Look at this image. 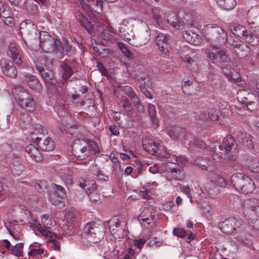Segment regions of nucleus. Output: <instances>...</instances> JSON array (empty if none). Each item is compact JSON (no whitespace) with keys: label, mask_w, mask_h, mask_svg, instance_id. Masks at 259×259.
<instances>
[{"label":"nucleus","mask_w":259,"mask_h":259,"mask_svg":"<svg viewBox=\"0 0 259 259\" xmlns=\"http://www.w3.org/2000/svg\"><path fill=\"white\" fill-rule=\"evenodd\" d=\"M233 134L240 143L246 146L249 148L253 147L252 138L249 134L243 132L239 129H235Z\"/></svg>","instance_id":"nucleus-12"},{"label":"nucleus","mask_w":259,"mask_h":259,"mask_svg":"<svg viewBox=\"0 0 259 259\" xmlns=\"http://www.w3.org/2000/svg\"><path fill=\"white\" fill-rule=\"evenodd\" d=\"M244 28L240 25H235L234 26L232 30V32L235 35H237L238 37H240L241 35L243 36L245 31Z\"/></svg>","instance_id":"nucleus-52"},{"label":"nucleus","mask_w":259,"mask_h":259,"mask_svg":"<svg viewBox=\"0 0 259 259\" xmlns=\"http://www.w3.org/2000/svg\"><path fill=\"white\" fill-rule=\"evenodd\" d=\"M41 75L45 81L52 80L53 77V75L51 73L46 72L45 70L42 71Z\"/></svg>","instance_id":"nucleus-62"},{"label":"nucleus","mask_w":259,"mask_h":259,"mask_svg":"<svg viewBox=\"0 0 259 259\" xmlns=\"http://www.w3.org/2000/svg\"><path fill=\"white\" fill-rule=\"evenodd\" d=\"M185 130L179 126H174L167 130V133L170 137L176 140L183 135Z\"/></svg>","instance_id":"nucleus-24"},{"label":"nucleus","mask_w":259,"mask_h":259,"mask_svg":"<svg viewBox=\"0 0 259 259\" xmlns=\"http://www.w3.org/2000/svg\"><path fill=\"white\" fill-rule=\"evenodd\" d=\"M15 100L18 102L22 108L33 109L35 105L31 95H29L25 90L20 87H15L12 89Z\"/></svg>","instance_id":"nucleus-6"},{"label":"nucleus","mask_w":259,"mask_h":259,"mask_svg":"<svg viewBox=\"0 0 259 259\" xmlns=\"http://www.w3.org/2000/svg\"><path fill=\"white\" fill-rule=\"evenodd\" d=\"M201 38L200 36L193 32L191 33V37L187 38V41L194 45H198L200 44Z\"/></svg>","instance_id":"nucleus-47"},{"label":"nucleus","mask_w":259,"mask_h":259,"mask_svg":"<svg viewBox=\"0 0 259 259\" xmlns=\"http://www.w3.org/2000/svg\"><path fill=\"white\" fill-rule=\"evenodd\" d=\"M53 189L57 197L61 199H64L66 196V191L64 188L57 184H54Z\"/></svg>","instance_id":"nucleus-41"},{"label":"nucleus","mask_w":259,"mask_h":259,"mask_svg":"<svg viewBox=\"0 0 259 259\" xmlns=\"http://www.w3.org/2000/svg\"><path fill=\"white\" fill-rule=\"evenodd\" d=\"M12 173L14 176H19L24 170V166L20 157H14L10 164Z\"/></svg>","instance_id":"nucleus-19"},{"label":"nucleus","mask_w":259,"mask_h":259,"mask_svg":"<svg viewBox=\"0 0 259 259\" xmlns=\"http://www.w3.org/2000/svg\"><path fill=\"white\" fill-rule=\"evenodd\" d=\"M222 72L229 81L238 82L239 78L237 73L233 71V70L230 67L225 66L223 67Z\"/></svg>","instance_id":"nucleus-29"},{"label":"nucleus","mask_w":259,"mask_h":259,"mask_svg":"<svg viewBox=\"0 0 259 259\" xmlns=\"http://www.w3.org/2000/svg\"><path fill=\"white\" fill-rule=\"evenodd\" d=\"M205 189L211 196L217 195L219 192V188L211 181L205 184Z\"/></svg>","instance_id":"nucleus-36"},{"label":"nucleus","mask_w":259,"mask_h":259,"mask_svg":"<svg viewBox=\"0 0 259 259\" xmlns=\"http://www.w3.org/2000/svg\"><path fill=\"white\" fill-rule=\"evenodd\" d=\"M210 181L219 188L223 187L226 185L224 179L222 177L217 175H214Z\"/></svg>","instance_id":"nucleus-44"},{"label":"nucleus","mask_w":259,"mask_h":259,"mask_svg":"<svg viewBox=\"0 0 259 259\" xmlns=\"http://www.w3.org/2000/svg\"><path fill=\"white\" fill-rule=\"evenodd\" d=\"M118 47L122 53L126 56L127 58H133V54L131 52V51L126 47L124 44L122 42L118 43Z\"/></svg>","instance_id":"nucleus-49"},{"label":"nucleus","mask_w":259,"mask_h":259,"mask_svg":"<svg viewBox=\"0 0 259 259\" xmlns=\"http://www.w3.org/2000/svg\"><path fill=\"white\" fill-rule=\"evenodd\" d=\"M135 20L133 19H124L122 21L119 28V34L120 36L129 44L134 37L133 31Z\"/></svg>","instance_id":"nucleus-10"},{"label":"nucleus","mask_w":259,"mask_h":259,"mask_svg":"<svg viewBox=\"0 0 259 259\" xmlns=\"http://www.w3.org/2000/svg\"><path fill=\"white\" fill-rule=\"evenodd\" d=\"M25 80L27 81L28 85L33 90L39 91L41 88V84L39 80L34 76H25Z\"/></svg>","instance_id":"nucleus-31"},{"label":"nucleus","mask_w":259,"mask_h":259,"mask_svg":"<svg viewBox=\"0 0 259 259\" xmlns=\"http://www.w3.org/2000/svg\"><path fill=\"white\" fill-rule=\"evenodd\" d=\"M61 72L62 73V78L64 81H68L70 77L73 74V71L72 68L67 64H64L62 66Z\"/></svg>","instance_id":"nucleus-34"},{"label":"nucleus","mask_w":259,"mask_h":259,"mask_svg":"<svg viewBox=\"0 0 259 259\" xmlns=\"http://www.w3.org/2000/svg\"><path fill=\"white\" fill-rule=\"evenodd\" d=\"M146 213V212H143L141 214L140 217L141 218V220H143V222H146L148 225L150 224L151 222H153V223H155L156 222L157 218L155 212H154V214H152L151 212H150V218L145 217V214Z\"/></svg>","instance_id":"nucleus-46"},{"label":"nucleus","mask_w":259,"mask_h":259,"mask_svg":"<svg viewBox=\"0 0 259 259\" xmlns=\"http://www.w3.org/2000/svg\"><path fill=\"white\" fill-rule=\"evenodd\" d=\"M52 243V247L55 250L59 251L60 248V242L55 239H51L49 240Z\"/></svg>","instance_id":"nucleus-64"},{"label":"nucleus","mask_w":259,"mask_h":259,"mask_svg":"<svg viewBox=\"0 0 259 259\" xmlns=\"http://www.w3.org/2000/svg\"><path fill=\"white\" fill-rule=\"evenodd\" d=\"M66 220L68 226H72L76 220L74 214L72 213H68L66 216Z\"/></svg>","instance_id":"nucleus-61"},{"label":"nucleus","mask_w":259,"mask_h":259,"mask_svg":"<svg viewBox=\"0 0 259 259\" xmlns=\"http://www.w3.org/2000/svg\"><path fill=\"white\" fill-rule=\"evenodd\" d=\"M203 30L205 39L210 44L205 51L209 63L218 66H220L221 61L229 63L231 58L227 54L226 50L219 46L225 41L227 37L224 29L216 24H208L205 26Z\"/></svg>","instance_id":"nucleus-1"},{"label":"nucleus","mask_w":259,"mask_h":259,"mask_svg":"<svg viewBox=\"0 0 259 259\" xmlns=\"http://www.w3.org/2000/svg\"><path fill=\"white\" fill-rule=\"evenodd\" d=\"M211 148V156L215 161H219L221 158L234 160L238 157V146L230 136L225 138L221 145L214 144Z\"/></svg>","instance_id":"nucleus-2"},{"label":"nucleus","mask_w":259,"mask_h":259,"mask_svg":"<svg viewBox=\"0 0 259 259\" xmlns=\"http://www.w3.org/2000/svg\"><path fill=\"white\" fill-rule=\"evenodd\" d=\"M71 148L74 156L80 160L84 159L92 152L94 154L99 151V147L95 142H88L84 140H75Z\"/></svg>","instance_id":"nucleus-4"},{"label":"nucleus","mask_w":259,"mask_h":259,"mask_svg":"<svg viewBox=\"0 0 259 259\" xmlns=\"http://www.w3.org/2000/svg\"><path fill=\"white\" fill-rule=\"evenodd\" d=\"M196 164L202 169L208 171H213L216 168L213 164L210 163L206 159H198L196 161Z\"/></svg>","instance_id":"nucleus-30"},{"label":"nucleus","mask_w":259,"mask_h":259,"mask_svg":"<svg viewBox=\"0 0 259 259\" xmlns=\"http://www.w3.org/2000/svg\"><path fill=\"white\" fill-rule=\"evenodd\" d=\"M246 95H250L246 91H240L237 94V99L243 105H248V98Z\"/></svg>","instance_id":"nucleus-45"},{"label":"nucleus","mask_w":259,"mask_h":259,"mask_svg":"<svg viewBox=\"0 0 259 259\" xmlns=\"http://www.w3.org/2000/svg\"><path fill=\"white\" fill-rule=\"evenodd\" d=\"M182 60L188 63V67L193 71H196L194 68H192L193 66H196V63L194 59L188 56L182 57Z\"/></svg>","instance_id":"nucleus-51"},{"label":"nucleus","mask_w":259,"mask_h":259,"mask_svg":"<svg viewBox=\"0 0 259 259\" xmlns=\"http://www.w3.org/2000/svg\"><path fill=\"white\" fill-rule=\"evenodd\" d=\"M97 185L95 182L92 184L91 188H88L86 190L90 199L94 203L98 202L100 199V196L97 192Z\"/></svg>","instance_id":"nucleus-25"},{"label":"nucleus","mask_w":259,"mask_h":259,"mask_svg":"<svg viewBox=\"0 0 259 259\" xmlns=\"http://www.w3.org/2000/svg\"><path fill=\"white\" fill-rule=\"evenodd\" d=\"M237 56L240 58H244L248 56L249 53V49L247 46H244L243 44L240 47L239 49H235Z\"/></svg>","instance_id":"nucleus-43"},{"label":"nucleus","mask_w":259,"mask_h":259,"mask_svg":"<svg viewBox=\"0 0 259 259\" xmlns=\"http://www.w3.org/2000/svg\"><path fill=\"white\" fill-rule=\"evenodd\" d=\"M43 141H41L37 145L38 148L44 151H52L55 148V144L54 141L49 138H44Z\"/></svg>","instance_id":"nucleus-23"},{"label":"nucleus","mask_w":259,"mask_h":259,"mask_svg":"<svg viewBox=\"0 0 259 259\" xmlns=\"http://www.w3.org/2000/svg\"><path fill=\"white\" fill-rule=\"evenodd\" d=\"M2 71L4 74L10 77H15L17 71L12 62L8 59H3L1 61Z\"/></svg>","instance_id":"nucleus-17"},{"label":"nucleus","mask_w":259,"mask_h":259,"mask_svg":"<svg viewBox=\"0 0 259 259\" xmlns=\"http://www.w3.org/2000/svg\"><path fill=\"white\" fill-rule=\"evenodd\" d=\"M34 187L39 192H44V189H46V186L44 182L36 183Z\"/></svg>","instance_id":"nucleus-63"},{"label":"nucleus","mask_w":259,"mask_h":259,"mask_svg":"<svg viewBox=\"0 0 259 259\" xmlns=\"http://www.w3.org/2000/svg\"><path fill=\"white\" fill-rule=\"evenodd\" d=\"M148 111L149 116L153 124H158V120L156 117V110L154 105L149 104L148 105Z\"/></svg>","instance_id":"nucleus-37"},{"label":"nucleus","mask_w":259,"mask_h":259,"mask_svg":"<svg viewBox=\"0 0 259 259\" xmlns=\"http://www.w3.org/2000/svg\"><path fill=\"white\" fill-rule=\"evenodd\" d=\"M158 144L152 140H147L145 139L143 141V146L144 149L152 155L154 154L156 150L155 148L157 147Z\"/></svg>","instance_id":"nucleus-32"},{"label":"nucleus","mask_w":259,"mask_h":259,"mask_svg":"<svg viewBox=\"0 0 259 259\" xmlns=\"http://www.w3.org/2000/svg\"><path fill=\"white\" fill-rule=\"evenodd\" d=\"M208 116L212 121L218 120L219 118L217 109L214 108H209L208 109Z\"/></svg>","instance_id":"nucleus-54"},{"label":"nucleus","mask_w":259,"mask_h":259,"mask_svg":"<svg viewBox=\"0 0 259 259\" xmlns=\"http://www.w3.org/2000/svg\"><path fill=\"white\" fill-rule=\"evenodd\" d=\"M121 103L122 106L124 109L127 114H131L133 111V107L130 100L124 96H122L121 98Z\"/></svg>","instance_id":"nucleus-39"},{"label":"nucleus","mask_w":259,"mask_h":259,"mask_svg":"<svg viewBox=\"0 0 259 259\" xmlns=\"http://www.w3.org/2000/svg\"><path fill=\"white\" fill-rule=\"evenodd\" d=\"M63 200L58 197L52 200V203L57 208H61L65 205V202Z\"/></svg>","instance_id":"nucleus-57"},{"label":"nucleus","mask_w":259,"mask_h":259,"mask_svg":"<svg viewBox=\"0 0 259 259\" xmlns=\"http://www.w3.org/2000/svg\"><path fill=\"white\" fill-rule=\"evenodd\" d=\"M244 178V183L239 191L243 194L251 193L254 190L253 181L247 176Z\"/></svg>","instance_id":"nucleus-27"},{"label":"nucleus","mask_w":259,"mask_h":259,"mask_svg":"<svg viewBox=\"0 0 259 259\" xmlns=\"http://www.w3.org/2000/svg\"><path fill=\"white\" fill-rule=\"evenodd\" d=\"M41 223L44 227L51 228V226H54L55 222L52 217L49 215H44L41 217Z\"/></svg>","instance_id":"nucleus-42"},{"label":"nucleus","mask_w":259,"mask_h":259,"mask_svg":"<svg viewBox=\"0 0 259 259\" xmlns=\"http://www.w3.org/2000/svg\"><path fill=\"white\" fill-rule=\"evenodd\" d=\"M249 168L253 172H257L259 171V162L256 160H253L251 164L249 165Z\"/></svg>","instance_id":"nucleus-60"},{"label":"nucleus","mask_w":259,"mask_h":259,"mask_svg":"<svg viewBox=\"0 0 259 259\" xmlns=\"http://www.w3.org/2000/svg\"><path fill=\"white\" fill-rule=\"evenodd\" d=\"M241 225L242 221L240 220L229 217L224 221L220 222L218 226L224 233L230 235L240 231Z\"/></svg>","instance_id":"nucleus-8"},{"label":"nucleus","mask_w":259,"mask_h":259,"mask_svg":"<svg viewBox=\"0 0 259 259\" xmlns=\"http://www.w3.org/2000/svg\"><path fill=\"white\" fill-rule=\"evenodd\" d=\"M246 176L242 173L234 174L231 178V182L233 187L238 191L241 190V187L244 183Z\"/></svg>","instance_id":"nucleus-21"},{"label":"nucleus","mask_w":259,"mask_h":259,"mask_svg":"<svg viewBox=\"0 0 259 259\" xmlns=\"http://www.w3.org/2000/svg\"><path fill=\"white\" fill-rule=\"evenodd\" d=\"M23 248V243H17L12 248L11 253L17 257L22 256Z\"/></svg>","instance_id":"nucleus-40"},{"label":"nucleus","mask_w":259,"mask_h":259,"mask_svg":"<svg viewBox=\"0 0 259 259\" xmlns=\"http://www.w3.org/2000/svg\"><path fill=\"white\" fill-rule=\"evenodd\" d=\"M243 35L245 40L251 46L257 45L259 42V39L256 34L253 33L250 30H247L244 32Z\"/></svg>","instance_id":"nucleus-28"},{"label":"nucleus","mask_w":259,"mask_h":259,"mask_svg":"<svg viewBox=\"0 0 259 259\" xmlns=\"http://www.w3.org/2000/svg\"><path fill=\"white\" fill-rule=\"evenodd\" d=\"M9 52L8 55H11L14 62L16 64H20L22 61L19 54L20 50L15 44H12L9 46Z\"/></svg>","instance_id":"nucleus-22"},{"label":"nucleus","mask_w":259,"mask_h":259,"mask_svg":"<svg viewBox=\"0 0 259 259\" xmlns=\"http://www.w3.org/2000/svg\"><path fill=\"white\" fill-rule=\"evenodd\" d=\"M169 169H170L172 177L174 179L177 180H181L183 179V171L179 166H177L172 168L169 167Z\"/></svg>","instance_id":"nucleus-38"},{"label":"nucleus","mask_w":259,"mask_h":259,"mask_svg":"<svg viewBox=\"0 0 259 259\" xmlns=\"http://www.w3.org/2000/svg\"><path fill=\"white\" fill-rule=\"evenodd\" d=\"M228 41L229 44H230L235 48V49H239L240 47H241V46H242L243 44V42L240 40H235L231 38L228 39Z\"/></svg>","instance_id":"nucleus-59"},{"label":"nucleus","mask_w":259,"mask_h":259,"mask_svg":"<svg viewBox=\"0 0 259 259\" xmlns=\"http://www.w3.org/2000/svg\"><path fill=\"white\" fill-rule=\"evenodd\" d=\"M102 33H107L109 34V32L114 33V29L111 27L110 24H109L108 22H104L103 25L102 26Z\"/></svg>","instance_id":"nucleus-58"},{"label":"nucleus","mask_w":259,"mask_h":259,"mask_svg":"<svg viewBox=\"0 0 259 259\" xmlns=\"http://www.w3.org/2000/svg\"><path fill=\"white\" fill-rule=\"evenodd\" d=\"M193 145L198 150H203L206 148V144L200 139H195L193 142Z\"/></svg>","instance_id":"nucleus-56"},{"label":"nucleus","mask_w":259,"mask_h":259,"mask_svg":"<svg viewBox=\"0 0 259 259\" xmlns=\"http://www.w3.org/2000/svg\"><path fill=\"white\" fill-rule=\"evenodd\" d=\"M152 16L155 21L158 25L162 24V18L161 17L160 11L156 8L153 9L152 10Z\"/></svg>","instance_id":"nucleus-53"},{"label":"nucleus","mask_w":259,"mask_h":259,"mask_svg":"<svg viewBox=\"0 0 259 259\" xmlns=\"http://www.w3.org/2000/svg\"><path fill=\"white\" fill-rule=\"evenodd\" d=\"M217 3L220 7L226 10H231L236 6V0H218Z\"/></svg>","instance_id":"nucleus-33"},{"label":"nucleus","mask_w":259,"mask_h":259,"mask_svg":"<svg viewBox=\"0 0 259 259\" xmlns=\"http://www.w3.org/2000/svg\"><path fill=\"white\" fill-rule=\"evenodd\" d=\"M49 229L50 228L39 226L38 228V231L45 237L52 238L54 234L49 230Z\"/></svg>","instance_id":"nucleus-50"},{"label":"nucleus","mask_w":259,"mask_h":259,"mask_svg":"<svg viewBox=\"0 0 259 259\" xmlns=\"http://www.w3.org/2000/svg\"><path fill=\"white\" fill-rule=\"evenodd\" d=\"M80 3L89 17H91L93 15V10L94 8H93L92 6H97L101 11L103 6L102 0H80Z\"/></svg>","instance_id":"nucleus-13"},{"label":"nucleus","mask_w":259,"mask_h":259,"mask_svg":"<svg viewBox=\"0 0 259 259\" xmlns=\"http://www.w3.org/2000/svg\"><path fill=\"white\" fill-rule=\"evenodd\" d=\"M155 149L156 150L153 155L161 158H168L169 157V154L166 151L165 147L160 144L158 143Z\"/></svg>","instance_id":"nucleus-35"},{"label":"nucleus","mask_w":259,"mask_h":259,"mask_svg":"<svg viewBox=\"0 0 259 259\" xmlns=\"http://www.w3.org/2000/svg\"><path fill=\"white\" fill-rule=\"evenodd\" d=\"M174 235L178 237H184L187 236V233L186 230L181 228H176L173 230Z\"/></svg>","instance_id":"nucleus-55"},{"label":"nucleus","mask_w":259,"mask_h":259,"mask_svg":"<svg viewBox=\"0 0 259 259\" xmlns=\"http://www.w3.org/2000/svg\"><path fill=\"white\" fill-rule=\"evenodd\" d=\"M42 33L43 37H41L42 34L39 32V36L37 39L39 41L40 48L46 53L55 52L58 58L62 59L64 52L62 42L57 39H54L46 32Z\"/></svg>","instance_id":"nucleus-3"},{"label":"nucleus","mask_w":259,"mask_h":259,"mask_svg":"<svg viewBox=\"0 0 259 259\" xmlns=\"http://www.w3.org/2000/svg\"><path fill=\"white\" fill-rule=\"evenodd\" d=\"M165 18L168 23L177 29L183 30L189 27V24L178 20L176 14L174 12L168 11L166 13Z\"/></svg>","instance_id":"nucleus-11"},{"label":"nucleus","mask_w":259,"mask_h":259,"mask_svg":"<svg viewBox=\"0 0 259 259\" xmlns=\"http://www.w3.org/2000/svg\"><path fill=\"white\" fill-rule=\"evenodd\" d=\"M174 160H171V163L185 165L188 162V160L184 156L180 155L179 156H173Z\"/></svg>","instance_id":"nucleus-48"},{"label":"nucleus","mask_w":259,"mask_h":259,"mask_svg":"<svg viewBox=\"0 0 259 259\" xmlns=\"http://www.w3.org/2000/svg\"><path fill=\"white\" fill-rule=\"evenodd\" d=\"M46 129L41 125H36L28 137L29 140L38 145L39 143L45 138Z\"/></svg>","instance_id":"nucleus-15"},{"label":"nucleus","mask_w":259,"mask_h":259,"mask_svg":"<svg viewBox=\"0 0 259 259\" xmlns=\"http://www.w3.org/2000/svg\"><path fill=\"white\" fill-rule=\"evenodd\" d=\"M151 32L148 25L144 24L137 32V34H134V37L132 38L130 44L136 47H140L146 44L150 39Z\"/></svg>","instance_id":"nucleus-9"},{"label":"nucleus","mask_w":259,"mask_h":259,"mask_svg":"<svg viewBox=\"0 0 259 259\" xmlns=\"http://www.w3.org/2000/svg\"><path fill=\"white\" fill-rule=\"evenodd\" d=\"M242 207L243 213L247 217L249 223H252L256 218L259 217V201L257 199H246L244 201Z\"/></svg>","instance_id":"nucleus-7"},{"label":"nucleus","mask_w":259,"mask_h":259,"mask_svg":"<svg viewBox=\"0 0 259 259\" xmlns=\"http://www.w3.org/2000/svg\"><path fill=\"white\" fill-rule=\"evenodd\" d=\"M83 233L89 241L97 243L103 238L105 227L101 224L92 222L85 225L83 229Z\"/></svg>","instance_id":"nucleus-5"},{"label":"nucleus","mask_w":259,"mask_h":259,"mask_svg":"<svg viewBox=\"0 0 259 259\" xmlns=\"http://www.w3.org/2000/svg\"><path fill=\"white\" fill-rule=\"evenodd\" d=\"M114 222L118 223V222L115 221L114 220H110L109 221V228L111 233L115 240L123 239L125 235L124 230L126 225V222H120L119 227L118 229H114V224H116Z\"/></svg>","instance_id":"nucleus-14"},{"label":"nucleus","mask_w":259,"mask_h":259,"mask_svg":"<svg viewBox=\"0 0 259 259\" xmlns=\"http://www.w3.org/2000/svg\"><path fill=\"white\" fill-rule=\"evenodd\" d=\"M189 87H196L197 88H199V85L198 83L196 82H193L192 81H190L189 80H186L184 82V84L182 85V90L183 92L187 95H195L198 91V89H196L195 90H187Z\"/></svg>","instance_id":"nucleus-26"},{"label":"nucleus","mask_w":259,"mask_h":259,"mask_svg":"<svg viewBox=\"0 0 259 259\" xmlns=\"http://www.w3.org/2000/svg\"><path fill=\"white\" fill-rule=\"evenodd\" d=\"M5 226L8 230L9 233L15 239H19L21 234V227L18 224V222L11 220L7 223L5 224Z\"/></svg>","instance_id":"nucleus-18"},{"label":"nucleus","mask_w":259,"mask_h":259,"mask_svg":"<svg viewBox=\"0 0 259 259\" xmlns=\"http://www.w3.org/2000/svg\"><path fill=\"white\" fill-rule=\"evenodd\" d=\"M168 40L167 35L162 33H158L155 38L159 51L164 55H166L170 49Z\"/></svg>","instance_id":"nucleus-16"},{"label":"nucleus","mask_w":259,"mask_h":259,"mask_svg":"<svg viewBox=\"0 0 259 259\" xmlns=\"http://www.w3.org/2000/svg\"><path fill=\"white\" fill-rule=\"evenodd\" d=\"M25 151L30 155L31 158L36 162H40L42 160V156L38 147L30 144L25 147Z\"/></svg>","instance_id":"nucleus-20"}]
</instances>
